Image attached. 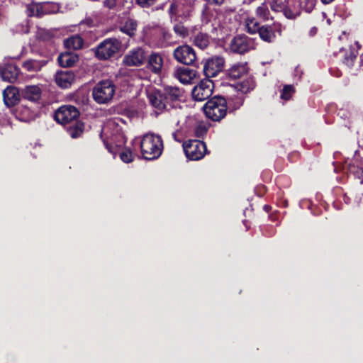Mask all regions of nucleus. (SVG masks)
Here are the masks:
<instances>
[{
	"mask_svg": "<svg viewBox=\"0 0 363 363\" xmlns=\"http://www.w3.org/2000/svg\"><path fill=\"white\" fill-rule=\"evenodd\" d=\"M140 149L145 160L157 159L163 150V143L160 135L147 133L140 140Z\"/></svg>",
	"mask_w": 363,
	"mask_h": 363,
	"instance_id": "obj_1",
	"label": "nucleus"
},
{
	"mask_svg": "<svg viewBox=\"0 0 363 363\" xmlns=\"http://www.w3.org/2000/svg\"><path fill=\"white\" fill-rule=\"evenodd\" d=\"M206 116L214 121H219L227 112V101L221 96L213 97L203 107Z\"/></svg>",
	"mask_w": 363,
	"mask_h": 363,
	"instance_id": "obj_2",
	"label": "nucleus"
},
{
	"mask_svg": "<svg viewBox=\"0 0 363 363\" xmlns=\"http://www.w3.org/2000/svg\"><path fill=\"white\" fill-rule=\"evenodd\" d=\"M115 91L116 86L112 81L103 80L95 85L92 96L98 104H106L113 99Z\"/></svg>",
	"mask_w": 363,
	"mask_h": 363,
	"instance_id": "obj_3",
	"label": "nucleus"
},
{
	"mask_svg": "<svg viewBox=\"0 0 363 363\" xmlns=\"http://www.w3.org/2000/svg\"><path fill=\"white\" fill-rule=\"evenodd\" d=\"M122 48L121 42L115 38L103 40L96 48L95 55L99 60H107L118 52Z\"/></svg>",
	"mask_w": 363,
	"mask_h": 363,
	"instance_id": "obj_4",
	"label": "nucleus"
},
{
	"mask_svg": "<svg viewBox=\"0 0 363 363\" xmlns=\"http://www.w3.org/2000/svg\"><path fill=\"white\" fill-rule=\"evenodd\" d=\"M183 149L186 157L191 160H201L206 153V144L199 140H189L184 142Z\"/></svg>",
	"mask_w": 363,
	"mask_h": 363,
	"instance_id": "obj_5",
	"label": "nucleus"
},
{
	"mask_svg": "<svg viewBox=\"0 0 363 363\" xmlns=\"http://www.w3.org/2000/svg\"><path fill=\"white\" fill-rule=\"evenodd\" d=\"M256 43L253 38L245 35L235 36L229 44L231 52L238 54H244L255 49Z\"/></svg>",
	"mask_w": 363,
	"mask_h": 363,
	"instance_id": "obj_6",
	"label": "nucleus"
},
{
	"mask_svg": "<svg viewBox=\"0 0 363 363\" xmlns=\"http://www.w3.org/2000/svg\"><path fill=\"white\" fill-rule=\"evenodd\" d=\"M79 112L72 105L60 106L55 113V119L61 124H67L74 121L79 116Z\"/></svg>",
	"mask_w": 363,
	"mask_h": 363,
	"instance_id": "obj_7",
	"label": "nucleus"
},
{
	"mask_svg": "<svg viewBox=\"0 0 363 363\" xmlns=\"http://www.w3.org/2000/svg\"><path fill=\"white\" fill-rule=\"evenodd\" d=\"M213 89V83L209 79H203L192 89V96L196 101H204L208 99Z\"/></svg>",
	"mask_w": 363,
	"mask_h": 363,
	"instance_id": "obj_8",
	"label": "nucleus"
},
{
	"mask_svg": "<svg viewBox=\"0 0 363 363\" xmlns=\"http://www.w3.org/2000/svg\"><path fill=\"white\" fill-rule=\"evenodd\" d=\"M175 60L184 65H192L196 60V53L194 49L189 45H181L174 51Z\"/></svg>",
	"mask_w": 363,
	"mask_h": 363,
	"instance_id": "obj_9",
	"label": "nucleus"
},
{
	"mask_svg": "<svg viewBox=\"0 0 363 363\" xmlns=\"http://www.w3.org/2000/svg\"><path fill=\"white\" fill-rule=\"evenodd\" d=\"M194 0H177L171 4V13L178 14L184 18L189 17L193 11Z\"/></svg>",
	"mask_w": 363,
	"mask_h": 363,
	"instance_id": "obj_10",
	"label": "nucleus"
},
{
	"mask_svg": "<svg viewBox=\"0 0 363 363\" xmlns=\"http://www.w3.org/2000/svg\"><path fill=\"white\" fill-rule=\"evenodd\" d=\"M172 74L183 84H191L195 79L198 78V73L196 70L184 67H175Z\"/></svg>",
	"mask_w": 363,
	"mask_h": 363,
	"instance_id": "obj_11",
	"label": "nucleus"
},
{
	"mask_svg": "<svg viewBox=\"0 0 363 363\" xmlns=\"http://www.w3.org/2000/svg\"><path fill=\"white\" fill-rule=\"evenodd\" d=\"M224 59L221 57H213L208 59L204 64L203 73L206 77H216L223 69Z\"/></svg>",
	"mask_w": 363,
	"mask_h": 363,
	"instance_id": "obj_12",
	"label": "nucleus"
},
{
	"mask_svg": "<svg viewBox=\"0 0 363 363\" xmlns=\"http://www.w3.org/2000/svg\"><path fill=\"white\" fill-rule=\"evenodd\" d=\"M164 99L167 103V107L174 106L172 104L174 102H177L181 100L183 96V90L177 86H167L164 88L163 90Z\"/></svg>",
	"mask_w": 363,
	"mask_h": 363,
	"instance_id": "obj_13",
	"label": "nucleus"
},
{
	"mask_svg": "<svg viewBox=\"0 0 363 363\" xmlns=\"http://www.w3.org/2000/svg\"><path fill=\"white\" fill-rule=\"evenodd\" d=\"M144 51L141 48H138L130 52L123 59V62L128 66H140L145 61Z\"/></svg>",
	"mask_w": 363,
	"mask_h": 363,
	"instance_id": "obj_14",
	"label": "nucleus"
},
{
	"mask_svg": "<svg viewBox=\"0 0 363 363\" xmlns=\"http://www.w3.org/2000/svg\"><path fill=\"white\" fill-rule=\"evenodd\" d=\"M55 79L60 87L67 89L74 82L75 76L72 71H59L56 73Z\"/></svg>",
	"mask_w": 363,
	"mask_h": 363,
	"instance_id": "obj_15",
	"label": "nucleus"
},
{
	"mask_svg": "<svg viewBox=\"0 0 363 363\" xmlns=\"http://www.w3.org/2000/svg\"><path fill=\"white\" fill-rule=\"evenodd\" d=\"M19 71L16 66L7 64L4 68L0 67V77L3 81L13 83L18 76Z\"/></svg>",
	"mask_w": 363,
	"mask_h": 363,
	"instance_id": "obj_16",
	"label": "nucleus"
},
{
	"mask_svg": "<svg viewBox=\"0 0 363 363\" xmlns=\"http://www.w3.org/2000/svg\"><path fill=\"white\" fill-rule=\"evenodd\" d=\"M299 0H285L284 15L289 19H294L300 15Z\"/></svg>",
	"mask_w": 363,
	"mask_h": 363,
	"instance_id": "obj_17",
	"label": "nucleus"
},
{
	"mask_svg": "<svg viewBox=\"0 0 363 363\" xmlns=\"http://www.w3.org/2000/svg\"><path fill=\"white\" fill-rule=\"evenodd\" d=\"M147 98L150 104L159 110L167 108L166 101L164 99L163 92L152 91L149 92Z\"/></svg>",
	"mask_w": 363,
	"mask_h": 363,
	"instance_id": "obj_18",
	"label": "nucleus"
},
{
	"mask_svg": "<svg viewBox=\"0 0 363 363\" xmlns=\"http://www.w3.org/2000/svg\"><path fill=\"white\" fill-rule=\"evenodd\" d=\"M163 66V58L158 53H152L147 61V68L152 72L157 74L161 72Z\"/></svg>",
	"mask_w": 363,
	"mask_h": 363,
	"instance_id": "obj_19",
	"label": "nucleus"
},
{
	"mask_svg": "<svg viewBox=\"0 0 363 363\" xmlns=\"http://www.w3.org/2000/svg\"><path fill=\"white\" fill-rule=\"evenodd\" d=\"M3 96L6 105L12 106L19 99L18 91L16 87L9 86L4 90Z\"/></svg>",
	"mask_w": 363,
	"mask_h": 363,
	"instance_id": "obj_20",
	"label": "nucleus"
},
{
	"mask_svg": "<svg viewBox=\"0 0 363 363\" xmlns=\"http://www.w3.org/2000/svg\"><path fill=\"white\" fill-rule=\"evenodd\" d=\"M277 30L275 25L262 26L260 27L258 33L260 38L267 43H271L275 39V30Z\"/></svg>",
	"mask_w": 363,
	"mask_h": 363,
	"instance_id": "obj_21",
	"label": "nucleus"
},
{
	"mask_svg": "<svg viewBox=\"0 0 363 363\" xmlns=\"http://www.w3.org/2000/svg\"><path fill=\"white\" fill-rule=\"evenodd\" d=\"M247 69L246 62H238L228 69V76L231 79H236L245 74L247 72Z\"/></svg>",
	"mask_w": 363,
	"mask_h": 363,
	"instance_id": "obj_22",
	"label": "nucleus"
},
{
	"mask_svg": "<svg viewBox=\"0 0 363 363\" xmlns=\"http://www.w3.org/2000/svg\"><path fill=\"white\" fill-rule=\"evenodd\" d=\"M23 96L28 100L38 101L41 96V89L37 85L27 86L23 91Z\"/></svg>",
	"mask_w": 363,
	"mask_h": 363,
	"instance_id": "obj_23",
	"label": "nucleus"
},
{
	"mask_svg": "<svg viewBox=\"0 0 363 363\" xmlns=\"http://www.w3.org/2000/svg\"><path fill=\"white\" fill-rule=\"evenodd\" d=\"M77 60V55L70 52L61 53L58 57L60 65L65 67L73 66Z\"/></svg>",
	"mask_w": 363,
	"mask_h": 363,
	"instance_id": "obj_24",
	"label": "nucleus"
},
{
	"mask_svg": "<svg viewBox=\"0 0 363 363\" xmlns=\"http://www.w3.org/2000/svg\"><path fill=\"white\" fill-rule=\"evenodd\" d=\"M64 45L67 49L79 50L82 48L83 40L79 35H75L67 38L64 41Z\"/></svg>",
	"mask_w": 363,
	"mask_h": 363,
	"instance_id": "obj_25",
	"label": "nucleus"
},
{
	"mask_svg": "<svg viewBox=\"0 0 363 363\" xmlns=\"http://www.w3.org/2000/svg\"><path fill=\"white\" fill-rule=\"evenodd\" d=\"M255 82L252 78H247L236 84L238 94H246L255 88Z\"/></svg>",
	"mask_w": 363,
	"mask_h": 363,
	"instance_id": "obj_26",
	"label": "nucleus"
},
{
	"mask_svg": "<svg viewBox=\"0 0 363 363\" xmlns=\"http://www.w3.org/2000/svg\"><path fill=\"white\" fill-rule=\"evenodd\" d=\"M137 26L138 24L135 20L128 19L121 26L120 30L130 37H132L135 35Z\"/></svg>",
	"mask_w": 363,
	"mask_h": 363,
	"instance_id": "obj_27",
	"label": "nucleus"
},
{
	"mask_svg": "<svg viewBox=\"0 0 363 363\" xmlns=\"http://www.w3.org/2000/svg\"><path fill=\"white\" fill-rule=\"evenodd\" d=\"M226 101L229 109L236 110L242 105L244 99L242 96L238 94L235 96H230Z\"/></svg>",
	"mask_w": 363,
	"mask_h": 363,
	"instance_id": "obj_28",
	"label": "nucleus"
},
{
	"mask_svg": "<svg viewBox=\"0 0 363 363\" xmlns=\"http://www.w3.org/2000/svg\"><path fill=\"white\" fill-rule=\"evenodd\" d=\"M27 14L28 16H43V5L40 3H32L27 6Z\"/></svg>",
	"mask_w": 363,
	"mask_h": 363,
	"instance_id": "obj_29",
	"label": "nucleus"
},
{
	"mask_svg": "<svg viewBox=\"0 0 363 363\" xmlns=\"http://www.w3.org/2000/svg\"><path fill=\"white\" fill-rule=\"evenodd\" d=\"M194 43L201 49H205L209 44V37L207 34L199 33L194 38Z\"/></svg>",
	"mask_w": 363,
	"mask_h": 363,
	"instance_id": "obj_30",
	"label": "nucleus"
},
{
	"mask_svg": "<svg viewBox=\"0 0 363 363\" xmlns=\"http://www.w3.org/2000/svg\"><path fill=\"white\" fill-rule=\"evenodd\" d=\"M245 29L250 34L256 33L260 27L258 22L253 17H248L245 20Z\"/></svg>",
	"mask_w": 363,
	"mask_h": 363,
	"instance_id": "obj_31",
	"label": "nucleus"
},
{
	"mask_svg": "<svg viewBox=\"0 0 363 363\" xmlns=\"http://www.w3.org/2000/svg\"><path fill=\"white\" fill-rule=\"evenodd\" d=\"M256 15L258 18L262 19L263 21H267L269 19L270 12L267 5L265 3H262L257 8Z\"/></svg>",
	"mask_w": 363,
	"mask_h": 363,
	"instance_id": "obj_32",
	"label": "nucleus"
},
{
	"mask_svg": "<svg viewBox=\"0 0 363 363\" xmlns=\"http://www.w3.org/2000/svg\"><path fill=\"white\" fill-rule=\"evenodd\" d=\"M42 64L40 62H38L37 60H28L23 62V67L30 72H36L41 69Z\"/></svg>",
	"mask_w": 363,
	"mask_h": 363,
	"instance_id": "obj_33",
	"label": "nucleus"
},
{
	"mask_svg": "<svg viewBox=\"0 0 363 363\" xmlns=\"http://www.w3.org/2000/svg\"><path fill=\"white\" fill-rule=\"evenodd\" d=\"M54 35L53 31L45 28H39L37 31V36L43 40H48Z\"/></svg>",
	"mask_w": 363,
	"mask_h": 363,
	"instance_id": "obj_34",
	"label": "nucleus"
},
{
	"mask_svg": "<svg viewBox=\"0 0 363 363\" xmlns=\"http://www.w3.org/2000/svg\"><path fill=\"white\" fill-rule=\"evenodd\" d=\"M271 9L275 12L284 13L285 8V0H273L270 4Z\"/></svg>",
	"mask_w": 363,
	"mask_h": 363,
	"instance_id": "obj_35",
	"label": "nucleus"
},
{
	"mask_svg": "<svg viewBox=\"0 0 363 363\" xmlns=\"http://www.w3.org/2000/svg\"><path fill=\"white\" fill-rule=\"evenodd\" d=\"M83 131L82 124H77L75 127L70 126L68 133L72 138H77L81 135Z\"/></svg>",
	"mask_w": 363,
	"mask_h": 363,
	"instance_id": "obj_36",
	"label": "nucleus"
},
{
	"mask_svg": "<svg viewBox=\"0 0 363 363\" xmlns=\"http://www.w3.org/2000/svg\"><path fill=\"white\" fill-rule=\"evenodd\" d=\"M43 16L55 13L58 10V6L55 4L51 3H43Z\"/></svg>",
	"mask_w": 363,
	"mask_h": 363,
	"instance_id": "obj_37",
	"label": "nucleus"
},
{
	"mask_svg": "<svg viewBox=\"0 0 363 363\" xmlns=\"http://www.w3.org/2000/svg\"><path fill=\"white\" fill-rule=\"evenodd\" d=\"M294 92V89L291 85H286L283 88L282 93L281 94V99L284 100H289L292 94Z\"/></svg>",
	"mask_w": 363,
	"mask_h": 363,
	"instance_id": "obj_38",
	"label": "nucleus"
},
{
	"mask_svg": "<svg viewBox=\"0 0 363 363\" xmlns=\"http://www.w3.org/2000/svg\"><path fill=\"white\" fill-rule=\"evenodd\" d=\"M121 160L125 163H129L133 161V157L131 151L128 149L123 150L120 153Z\"/></svg>",
	"mask_w": 363,
	"mask_h": 363,
	"instance_id": "obj_39",
	"label": "nucleus"
},
{
	"mask_svg": "<svg viewBox=\"0 0 363 363\" xmlns=\"http://www.w3.org/2000/svg\"><path fill=\"white\" fill-rule=\"evenodd\" d=\"M214 16V12L208 9H205L202 12L201 21L203 24H208L211 18Z\"/></svg>",
	"mask_w": 363,
	"mask_h": 363,
	"instance_id": "obj_40",
	"label": "nucleus"
},
{
	"mask_svg": "<svg viewBox=\"0 0 363 363\" xmlns=\"http://www.w3.org/2000/svg\"><path fill=\"white\" fill-rule=\"evenodd\" d=\"M174 30L181 37H185L188 33L187 29L182 24L175 25Z\"/></svg>",
	"mask_w": 363,
	"mask_h": 363,
	"instance_id": "obj_41",
	"label": "nucleus"
},
{
	"mask_svg": "<svg viewBox=\"0 0 363 363\" xmlns=\"http://www.w3.org/2000/svg\"><path fill=\"white\" fill-rule=\"evenodd\" d=\"M157 0H136V2L141 7L147 8L153 5Z\"/></svg>",
	"mask_w": 363,
	"mask_h": 363,
	"instance_id": "obj_42",
	"label": "nucleus"
},
{
	"mask_svg": "<svg viewBox=\"0 0 363 363\" xmlns=\"http://www.w3.org/2000/svg\"><path fill=\"white\" fill-rule=\"evenodd\" d=\"M315 6V1L313 0H307L305 3V9L308 13H310Z\"/></svg>",
	"mask_w": 363,
	"mask_h": 363,
	"instance_id": "obj_43",
	"label": "nucleus"
},
{
	"mask_svg": "<svg viewBox=\"0 0 363 363\" xmlns=\"http://www.w3.org/2000/svg\"><path fill=\"white\" fill-rule=\"evenodd\" d=\"M116 5V0H104V6L108 9H113Z\"/></svg>",
	"mask_w": 363,
	"mask_h": 363,
	"instance_id": "obj_44",
	"label": "nucleus"
},
{
	"mask_svg": "<svg viewBox=\"0 0 363 363\" xmlns=\"http://www.w3.org/2000/svg\"><path fill=\"white\" fill-rule=\"evenodd\" d=\"M209 4L220 5L224 2V0H207Z\"/></svg>",
	"mask_w": 363,
	"mask_h": 363,
	"instance_id": "obj_45",
	"label": "nucleus"
},
{
	"mask_svg": "<svg viewBox=\"0 0 363 363\" xmlns=\"http://www.w3.org/2000/svg\"><path fill=\"white\" fill-rule=\"evenodd\" d=\"M213 26L216 28V23H213Z\"/></svg>",
	"mask_w": 363,
	"mask_h": 363,
	"instance_id": "obj_46",
	"label": "nucleus"
},
{
	"mask_svg": "<svg viewBox=\"0 0 363 363\" xmlns=\"http://www.w3.org/2000/svg\"><path fill=\"white\" fill-rule=\"evenodd\" d=\"M252 0H249V1H252Z\"/></svg>",
	"mask_w": 363,
	"mask_h": 363,
	"instance_id": "obj_47",
	"label": "nucleus"
}]
</instances>
